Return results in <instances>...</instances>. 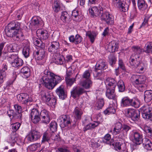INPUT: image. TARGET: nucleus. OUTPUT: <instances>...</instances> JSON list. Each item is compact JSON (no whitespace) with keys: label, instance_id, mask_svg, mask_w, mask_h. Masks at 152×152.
Instances as JSON below:
<instances>
[{"label":"nucleus","instance_id":"obj_1","mask_svg":"<svg viewBox=\"0 0 152 152\" xmlns=\"http://www.w3.org/2000/svg\"><path fill=\"white\" fill-rule=\"evenodd\" d=\"M45 87L49 89H53L62 80L61 77L55 74L48 69L44 70L42 78Z\"/></svg>","mask_w":152,"mask_h":152},{"label":"nucleus","instance_id":"obj_2","mask_svg":"<svg viewBox=\"0 0 152 152\" xmlns=\"http://www.w3.org/2000/svg\"><path fill=\"white\" fill-rule=\"evenodd\" d=\"M20 23L16 22L10 23L5 29L7 36L12 37L14 40L19 41L23 39V34L20 30Z\"/></svg>","mask_w":152,"mask_h":152},{"label":"nucleus","instance_id":"obj_3","mask_svg":"<svg viewBox=\"0 0 152 152\" xmlns=\"http://www.w3.org/2000/svg\"><path fill=\"white\" fill-rule=\"evenodd\" d=\"M106 86V95L109 99H114L116 96L115 94V88L116 82L112 78H107L105 81Z\"/></svg>","mask_w":152,"mask_h":152},{"label":"nucleus","instance_id":"obj_4","mask_svg":"<svg viewBox=\"0 0 152 152\" xmlns=\"http://www.w3.org/2000/svg\"><path fill=\"white\" fill-rule=\"evenodd\" d=\"M140 104L138 99L134 98L130 99L128 97L123 98L121 102V105L122 107L131 106L137 108L139 107Z\"/></svg>","mask_w":152,"mask_h":152},{"label":"nucleus","instance_id":"obj_5","mask_svg":"<svg viewBox=\"0 0 152 152\" xmlns=\"http://www.w3.org/2000/svg\"><path fill=\"white\" fill-rule=\"evenodd\" d=\"M140 110L143 118L152 121V107L150 104L144 105L141 107Z\"/></svg>","mask_w":152,"mask_h":152},{"label":"nucleus","instance_id":"obj_6","mask_svg":"<svg viewBox=\"0 0 152 152\" xmlns=\"http://www.w3.org/2000/svg\"><path fill=\"white\" fill-rule=\"evenodd\" d=\"M125 115L133 121H137L140 119V111H137L133 108H128L125 110Z\"/></svg>","mask_w":152,"mask_h":152},{"label":"nucleus","instance_id":"obj_7","mask_svg":"<svg viewBox=\"0 0 152 152\" xmlns=\"http://www.w3.org/2000/svg\"><path fill=\"white\" fill-rule=\"evenodd\" d=\"M17 97L18 102L25 105L29 104L33 101L31 97L27 94H20L17 96Z\"/></svg>","mask_w":152,"mask_h":152},{"label":"nucleus","instance_id":"obj_8","mask_svg":"<svg viewBox=\"0 0 152 152\" xmlns=\"http://www.w3.org/2000/svg\"><path fill=\"white\" fill-rule=\"evenodd\" d=\"M60 123L61 127L64 128L69 124H71L72 121L70 116L68 115H63L60 116L58 119Z\"/></svg>","mask_w":152,"mask_h":152},{"label":"nucleus","instance_id":"obj_9","mask_svg":"<svg viewBox=\"0 0 152 152\" xmlns=\"http://www.w3.org/2000/svg\"><path fill=\"white\" fill-rule=\"evenodd\" d=\"M99 18L102 20H103L108 25H111L113 23V18L112 15L107 11L102 12Z\"/></svg>","mask_w":152,"mask_h":152},{"label":"nucleus","instance_id":"obj_10","mask_svg":"<svg viewBox=\"0 0 152 152\" xmlns=\"http://www.w3.org/2000/svg\"><path fill=\"white\" fill-rule=\"evenodd\" d=\"M131 138L132 141L136 145L140 144L142 142L143 140L142 134L140 132L137 131L133 132L132 134Z\"/></svg>","mask_w":152,"mask_h":152},{"label":"nucleus","instance_id":"obj_11","mask_svg":"<svg viewBox=\"0 0 152 152\" xmlns=\"http://www.w3.org/2000/svg\"><path fill=\"white\" fill-rule=\"evenodd\" d=\"M146 80L147 78L145 76L138 75H133L131 78V81L136 85L145 83Z\"/></svg>","mask_w":152,"mask_h":152},{"label":"nucleus","instance_id":"obj_12","mask_svg":"<svg viewBox=\"0 0 152 152\" xmlns=\"http://www.w3.org/2000/svg\"><path fill=\"white\" fill-rule=\"evenodd\" d=\"M44 47L45 44H42L41 46V48H40L39 50L34 52L33 54L36 60H41L45 57V51L44 49Z\"/></svg>","mask_w":152,"mask_h":152},{"label":"nucleus","instance_id":"obj_13","mask_svg":"<svg viewBox=\"0 0 152 152\" xmlns=\"http://www.w3.org/2000/svg\"><path fill=\"white\" fill-rule=\"evenodd\" d=\"M139 56L132 54L130 57L129 63L130 66L134 70L140 62Z\"/></svg>","mask_w":152,"mask_h":152},{"label":"nucleus","instance_id":"obj_14","mask_svg":"<svg viewBox=\"0 0 152 152\" xmlns=\"http://www.w3.org/2000/svg\"><path fill=\"white\" fill-rule=\"evenodd\" d=\"M40 120L44 123H48L50 121V119L49 112L47 110L44 109L40 113Z\"/></svg>","mask_w":152,"mask_h":152},{"label":"nucleus","instance_id":"obj_15","mask_svg":"<svg viewBox=\"0 0 152 152\" xmlns=\"http://www.w3.org/2000/svg\"><path fill=\"white\" fill-rule=\"evenodd\" d=\"M84 92V89L79 87H74L71 92V95L74 98L79 97Z\"/></svg>","mask_w":152,"mask_h":152},{"label":"nucleus","instance_id":"obj_16","mask_svg":"<svg viewBox=\"0 0 152 152\" xmlns=\"http://www.w3.org/2000/svg\"><path fill=\"white\" fill-rule=\"evenodd\" d=\"M107 49L111 53L114 52L117 50L119 48V42L113 41L107 45Z\"/></svg>","mask_w":152,"mask_h":152},{"label":"nucleus","instance_id":"obj_17","mask_svg":"<svg viewBox=\"0 0 152 152\" xmlns=\"http://www.w3.org/2000/svg\"><path fill=\"white\" fill-rule=\"evenodd\" d=\"M56 92L59 98L64 100L66 97L67 94L65 91L64 86L61 85L56 90Z\"/></svg>","mask_w":152,"mask_h":152},{"label":"nucleus","instance_id":"obj_18","mask_svg":"<svg viewBox=\"0 0 152 152\" xmlns=\"http://www.w3.org/2000/svg\"><path fill=\"white\" fill-rule=\"evenodd\" d=\"M103 10L102 8H99L96 7H94L91 8L89 10V13L93 17H100L101 14H102V12Z\"/></svg>","mask_w":152,"mask_h":152},{"label":"nucleus","instance_id":"obj_19","mask_svg":"<svg viewBox=\"0 0 152 152\" xmlns=\"http://www.w3.org/2000/svg\"><path fill=\"white\" fill-rule=\"evenodd\" d=\"M107 67V65L105 61L102 59H100L97 62L95 66L96 69H98L102 71L105 69Z\"/></svg>","mask_w":152,"mask_h":152},{"label":"nucleus","instance_id":"obj_20","mask_svg":"<svg viewBox=\"0 0 152 152\" xmlns=\"http://www.w3.org/2000/svg\"><path fill=\"white\" fill-rule=\"evenodd\" d=\"M37 34L38 36L40 37L41 40H43L48 39L49 35L48 31L46 30H38Z\"/></svg>","mask_w":152,"mask_h":152},{"label":"nucleus","instance_id":"obj_21","mask_svg":"<svg viewBox=\"0 0 152 152\" xmlns=\"http://www.w3.org/2000/svg\"><path fill=\"white\" fill-rule=\"evenodd\" d=\"M59 46L58 42L53 41L51 42V45L48 48V51L50 52H52L53 53H57L58 51L59 48Z\"/></svg>","mask_w":152,"mask_h":152},{"label":"nucleus","instance_id":"obj_22","mask_svg":"<svg viewBox=\"0 0 152 152\" xmlns=\"http://www.w3.org/2000/svg\"><path fill=\"white\" fill-rule=\"evenodd\" d=\"M7 69V66L6 64H3L2 69L0 70V84L3 83L5 79L6 74L5 72Z\"/></svg>","mask_w":152,"mask_h":152},{"label":"nucleus","instance_id":"obj_23","mask_svg":"<svg viewBox=\"0 0 152 152\" xmlns=\"http://www.w3.org/2000/svg\"><path fill=\"white\" fill-rule=\"evenodd\" d=\"M72 15L73 20L76 21H80L83 18L82 15L76 10H73L72 11Z\"/></svg>","mask_w":152,"mask_h":152},{"label":"nucleus","instance_id":"obj_24","mask_svg":"<svg viewBox=\"0 0 152 152\" xmlns=\"http://www.w3.org/2000/svg\"><path fill=\"white\" fill-rule=\"evenodd\" d=\"M142 143L145 148L148 150L152 149V143L150 140L147 138H145Z\"/></svg>","mask_w":152,"mask_h":152},{"label":"nucleus","instance_id":"obj_25","mask_svg":"<svg viewBox=\"0 0 152 152\" xmlns=\"http://www.w3.org/2000/svg\"><path fill=\"white\" fill-rule=\"evenodd\" d=\"M42 100L45 102L48 103L51 99V94L47 92L42 91L41 92Z\"/></svg>","mask_w":152,"mask_h":152},{"label":"nucleus","instance_id":"obj_26","mask_svg":"<svg viewBox=\"0 0 152 152\" xmlns=\"http://www.w3.org/2000/svg\"><path fill=\"white\" fill-rule=\"evenodd\" d=\"M63 4L58 0L54 1L53 6V8L54 11L56 12H58L61 10H62V7Z\"/></svg>","mask_w":152,"mask_h":152},{"label":"nucleus","instance_id":"obj_27","mask_svg":"<svg viewBox=\"0 0 152 152\" xmlns=\"http://www.w3.org/2000/svg\"><path fill=\"white\" fill-rule=\"evenodd\" d=\"M61 19L64 23H66L69 22L71 20L70 16L67 12L66 11L62 12Z\"/></svg>","mask_w":152,"mask_h":152},{"label":"nucleus","instance_id":"obj_28","mask_svg":"<svg viewBox=\"0 0 152 152\" xmlns=\"http://www.w3.org/2000/svg\"><path fill=\"white\" fill-rule=\"evenodd\" d=\"M42 21L39 17H34L31 19V23L35 27H37L42 24Z\"/></svg>","mask_w":152,"mask_h":152},{"label":"nucleus","instance_id":"obj_29","mask_svg":"<svg viewBox=\"0 0 152 152\" xmlns=\"http://www.w3.org/2000/svg\"><path fill=\"white\" fill-rule=\"evenodd\" d=\"M83 113L82 110L77 107L75 108L73 112V115L75 118L78 120L81 119V116Z\"/></svg>","mask_w":152,"mask_h":152},{"label":"nucleus","instance_id":"obj_30","mask_svg":"<svg viewBox=\"0 0 152 152\" xmlns=\"http://www.w3.org/2000/svg\"><path fill=\"white\" fill-rule=\"evenodd\" d=\"M123 127V125L120 122H118L115 124V127L113 130V134L116 135L121 132V129Z\"/></svg>","mask_w":152,"mask_h":152},{"label":"nucleus","instance_id":"obj_31","mask_svg":"<svg viewBox=\"0 0 152 152\" xmlns=\"http://www.w3.org/2000/svg\"><path fill=\"white\" fill-rule=\"evenodd\" d=\"M144 99L146 103L150 102L152 99V91L147 90L144 92Z\"/></svg>","mask_w":152,"mask_h":152},{"label":"nucleus","instance_id":"obj_32","mask_svg":"<svg viewBox=\"0 0 152 152\" xmlns=\"http://www.w3.org/2000/svg\"><path fill=\"white\" fill-rule=\"evenodd\" d=\"M93 75L94 78L97 79L99 80H102L104 75L102 70L96 69L95 68V71L93 73Z\"/></svg>","mask_w":152,"mask_h":152},{"label":"nucleus","instance_id":"obj_33","mask_svg":"<svg viewBox=\"0 0 152 152\" xmlns=\"http://www.w3.org/2000/svg\"><path fill=\"white\" fill-rule=\"evenodd\" d=\"M146 66L147 64H146L140 62L134 70L138 73H141L145 69Z\"/></svg>","mask_w":152,"mask_h":152},{"label":"nucleus","instance_id":"obj_34","mask_svg":"<svg viewBox=\"0 0 152 152\" xmlns=\"http://www.w3.org/2000/svg\"><path fill=\"white\" fill-rule=\"evenodd\" d=\"M137 5L139 9L142 11L146 10L148 7V5L144 0H138Z\"/></svg>","mask_w":152,"mask_h":152},{"label":"nucleus","instance_id":"obj_35","mask_svg":"<svg viewBox=\"0 0 152 152\" xmlns=\"http://www.w3.org/2000/svg\"><path fill=\"white\" fill-rule=\"evenodd\" d=\"M111 135L110 134H106L104 137L103 141L108 144L110 145H114V141L113 139H111Z\"/></svg>","mask_w":152,"mask_h":152},{"label":"nucleus","instance_id":"obj_36","mask_svg":"<svg viewBox=\"0 0 152 152\" xmlns=\"http://www.w3.org/2000/svg\"><path fill=\"white\" fill-rule=\"evenodd\" d=\"M100 124L98 121H95L93 124L90 123L86 126L84 127V130L86 131L88 130L91 129L97 126Z\"/></svg>","mask_w":152,"mask_h":152},{"label":"nucleus","instance_id":"obj_37","mask_svg":"<svg viewBox=\"0 0 152 152\" xmlns=\"http://www.w3.org/2000/svg\"><path fill=\"white\" fill-rule=\"evenodd\" d=\"M23 64V60L18 57L11 64L13 67L15 68H18L22 66Z\"/></svg>","mask_w":152,"mask_h":152},{"label":"nucleus","instance_id":"obj_38","mask_svg":"<svg viewBox=\"0 0 152 152\" xmlns=\"http://www.w3.org/2000/svg\"><path fill=\"white\" fill-rule=\"evenodd\" d=\"M121 11L125 12L127 11L128 9V5L125 2L122 1L118 4L117 6Z\"/></svg>","mask_w":152,"mask_h":152},{"label":"nucleus","instance_id":"obj_39","mask_svg":"<svg viewBox=\"0 0 152 152\" xmlns=\"http://www.w3.org/2000/svg\"><path fill=\"white\" fill-rule=\"evenodd\" d=\"M86 36L88 37L91 42L93 43L96 37V34L94 32L88 31L86 32Z\"/></svg>","mask_w":152,"mask_h":152},{"label":"nucleus","instance_id":"obj_40","mask_svg":"<svg viewBox=\"0 0 152 152\" xmlns=\"http://www.w3.org/2000/svg\"><path fill=\"white\" fill-rule=\"evenodd\" d=\"M8 115L10 117L12 116V118L15 119L20 118L21 116V114H17L16 113H14V110H9L7 112Z\"/></svg>","mask_w":152,"mask_h":152},{"label":"nucleus","instance_id":"obj_41","mask_svg":"<svg viewBox=\"0 0 152 152\" xmlns=\"http://www.w3.org/2000/svg\"><path fill=\"white\" fill-rule=\"evenodd\" d=\"M81 85L84 88L88 89L92 86V82L91 80H85L82 82Z\"/></svg>","mask_w":152,"mask_h":152},{"label":"nucleus","instance_id":"obj_42","mask_svg":"<svg viewBox=\"0 0 152 152\" xmlns=\"http://www.w3.org/2000/svg\"><path fill=\"white\" fill-rule=\"evenodd\" d=\"M144 52L146 53H152V42H148L145 47Z\"/></svg>","mask_w":152,"mask_h":152},{"label":"nucleus","instance_id":"obj_43","mask_svg":"<svg viewBox=\"0 0 152 152\" xmlns=\"http://www.w3.org/2000/svg\"><path fill=\"white\" fill-rule=\"evenodd\" d=\"M104 102L103 99H99L97 100L95 105V108L96 110H100L104 106Z\"/></svg>","mask_w":152,"mask_h":152},{"label":"nucleus","instance_id":"obj_44","mask_svg":"<svg viewBox=\"0 0 152 152\" xmlns=\"http://www.w3.org/2000/svg\"><path fill=\"white\" fill-rule=\"evenodd\" d=\"M132 49L134 53L133 54L139 56V55L141 54L142 52V49L139 46H133L132 47Z\"/></svg>","mask_w":152,"mask_h":152},{"label":"nucleus","instance_id":"obj_45","mask_svg":"<svg viewBox=\"0 0 152 152\" xmlns=\"http://www.w3.org/2000/svg\"><path fill=\"white\" fill-rule=\"evenodd\" d=\"M118 91L120 92H123L125 89V86L123 81L120 80L117 83Z\"/></svg>","mask_w":152,"mask_h":152},{"label":"nucleus","instance_id":"obj_46","mask_svg":"<svg viewBox=\"0 0 152 152\" xmlns=\"http://www.w3.org/2000/svg\"><path fill=\"white\" fill-rule=\"evenodd\" d=\"M115 112V110L112 105L110 106L106 110L104 111L105 115L110 114V113H114Z\"/></svg>","mask_w":152,"mask_h":152},{"label":"nucleus","instance_id":"obj_47","mask_svg":"<svg viewBox=\"0 0 152 152\" xmlns=\"http://www.w3.org/2000/svg\"><path fill=\"white\" fill-rule=\"evenodd\" d=\"M21 72L26 77H28L30 75V69L28 67H24L21 69Z\"/></svg>","mask_w":152,"mask_h":152},{"label":"nucleus","instance_id":"obj_48","mask_svg":"<svg viewBox=\"0 0 152 152\" xmlns=\"http://www.w3.org/2000/svg\"><path fill=\"white\" fill-rule=\"evenodd\" d=\"M53 61L54 63L57 64H62L64 62V57H61L59 56L58 57L56 58L55 56L53 58Z\"/></svg>","mask_w":152,"mask_h":152},{"label":"nucleus","instance_id":"obj_49","mask_svg":"<svg viewBox=\"0 0 152 152\" xmlns=\"http://www.w3.org/2000/svg\"><path fill=\"white\" fill-rule=\"evenodd\" d=\"M50 139V134H49L47 132H45L43 134L42 143L49 142Z\"/></svg>","mask_w":152,"mask_h":152},{"label":"nucleus","instance_id":"obj_50","mask_svg":"<svg viewBox=\"0 0 152 152\" xmlns=\"http://www.w3.org/2000/svg\"><path fill=\"white\" fill-rule=\"evenodd\" d=\"M108 62L112 66L115 64L116 58L113 54H110L108 57Z\"/></svg>","mask_w":152,"mask_h":152},{"label":"nucleus","instance_id":"obj_51","mask_svg":"<svg viewBox=\"0 0 152 152\" xmlns=\"http://www.w3.org/2000/svg\"><path fill=\"white\" fill-rule=\"evenodd\" d=\"M30 49L29 46L27 45L25 46L23 48L22 53L25 58L28 57L29 56Z\"/></svg>","mask_w":152,"mask_h":152},{"label":"nucleus","instance_id":"obj_52","mask_svg":"<svg viewBox=\"0 0 152 152\" xmlns=\"http://www.w3.org/2000/svg\"><path fill=\"white\" fill-rule=\"evenodd\" d=\"M18 57L17 54H12L8 56L7 59L11 64Z\"/></svg>","mask_w":152,"mask_h":152},{"label":"nucleus","instance_id":"obj_53","mask_svg":"<svg viewBox=\"0 0 152 152\" xmlns=\"http://www.w3.org/2000/svg\"><path fill=\"white\" fill-rule=\"evenodd\" d=\"M131 127L126 124L123 125L122 132L124 136L127 134L128 132L131 129Z\"/></svg>","mask_w":152,"mask_h":152},{"label":"nucleus","instance_id":"obj_54","mask_svg":"<svg viewBox=\"0 0 152 152\" xmlns=\"http://www.w3.org/2000/svg\"><path fill=\"white\" fill-rule=\"evenodd\" d=\"M49 126L50 130L52 132L56 131L57 127V125L55 121H52L50 124Z\"/></svg>","mask_w":152,"mask_h":152},{"label":"nucleus","instance_id":"obj_55","mask_svg":"<svg viewBox=\"0 0 152 152\" xmlns=\"http://www.w3.org/2000/svg\"><path fill=\"white\" fill-rule=\"evenodd\" d=\"M137 85L138 90L140 92H142L145 91L146 89L147 86L146 82Z\"/></svg>","mask_w":152,"mask_h":152},{"label":"nucleus","instance_id":"obj_56","mask_svg":"<svg viewBox=\"0 0 152 152\" xmlns=\"http://www.w3.org/2000/svg\"><path fill=\"white\" fill-rule=\"evenodd\" d=\"M33 43L35 45L39 47L40 48H41V46L42 44H44L41 40L36 38L33 39Z\"/></svg>","mask_w":152,"mask_h":152},{"label":"nucleus","instance_id":"obj_57","mask_svg":"<svg viewBox=\"0 0 152 152\" xmlns=\"http://www.w3.org/2000/svg\"><path fill=\"white\" fill-rule=\"evenodd\" d=\"M31 131L35 138V141L40 138L41 136L40 133L36 130H31Z\"/></svg>","mask_w":152,"mask_h":152},{"label":"nucleus","instance_id":"obj_58","mask_svg":"<svg viewBox=\"0 0 152 152\" xmlns=\"http://www.w3.org/2000/svg\"><path fill=\"white\" fill-rule=\"evenodd\" d=\"M39 115L40 113L39 114L34 115L33 117H31V120L33 123L35 124H37L40 120V118Z\"/></svg>","mask_w":152,"mask_h":152},{"label":"nucleus","instance_id":"obj_59","mask_svg":"<svg viewBox=\"0 0 152 152\" xmlns=\"http://www.w3.org/2000/svg\"><path fill=\"white\" fill-rule=\"evenodd\" d=\"M26 138L28 141L32 142L35 141L31 130L29 132L28 134L26 136Z\"/></svg>","mask_w":152,"mask_h":152},{"label":"nucleus","instance_id":"obj_60","mask_svg":"<svg viewBox=\"0 0 152 152\" xmlns=\"http://www.w3.org/2000/svg\"><path fill=\"white\" fill-rule=\"evenodd\" d=\"M50 139L54 141H59L60 140V138L59 135L56 134L54 132L52 134H50Z\"/></svg>","mask_w":152,"mask_h":152},{"label":"nucleus","instance_id":"obj_61","mask_svg":"<svg viewBox=\"0 0 152 152\" xmlns=\"http://www.w3.org/2000/svg\"><path fill=\"white\" fill-rule=\"evenodd\" d=\"M17 140V138L16 135L14 134L11 135L8 140V142L10 143H14Z\"/></svg>","mask_w":152,"mask_h":152},{"label":"nucleus","instance_id":"obj_62","mask_svg":"<svg viewBox=\"0 0 152 152\" xmlns=\"http://www.w3.org/2000/svg\"><path fill=\"white\" fill-rule=\"evenodd\" d=\"M66 83L68 86H71L75 81V78H65Z\"/></svg>","mask_w":152,"mask_h":152},{"label":"nucleus","instance_id":"obj_63","mask_svg":"<svg viewBox=\"0 0 152 152\" xmlns=\"http://www.w3.org/2000/svg\"><path fill=\"white\" fill-rule=\"evenodd\" d=\"M15 45H16L15 44L13 45L11 44H7L6 45L7 50L8 51V52H14V50H15L14 47H15Z\"/></svg>","mask_w":152,"mask_h":152},{"label":"nucleus","instance_id":"obj_64","mask_svg":"<svg viewBox=\"0 0 152 152\" xmlns=\"http://www.w3.org/2000/svg\"><path fill=\"white\" fill-rule=\"evenodd\" d=\"M40 145L38 143L33 144L29 146L28 148L31 151H34Z\"/></svg>","mask_w":152,"mask_h":152}]
</instances>
